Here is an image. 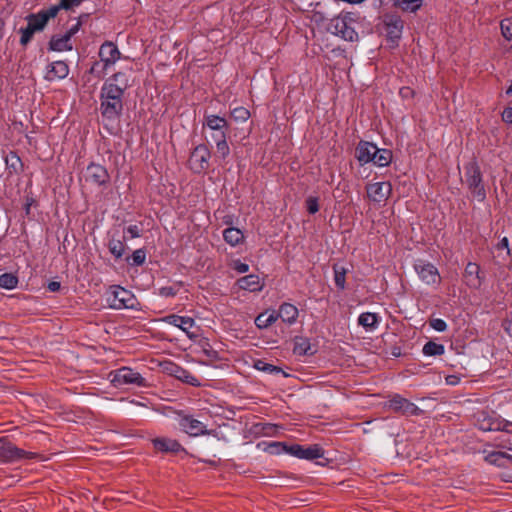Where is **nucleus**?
<instances>
[{
	"instance_id": "f257e3e1",
	"label": "nucleus",
	"mask_w": 512,
	"mask_h": 512,
	"mask_svg": "<svg viewBox=\"0 0 512 512\" xmlns=\"http://www.w3.org/2000/svg\"><path fill=\"white\" fill-rule=\"evenodd\" d=\"M130 87L128 77L123 72H117L108 78L100 92V111L103 118L116 121L123 112V96Z\"/></svg>"
},
{
	"instance_id": "f03ea898",
	"label": "nucleus",
	"mask_w": 512,
	"mask_h": 512,
	"mask_svg": "<svg viewBox=\"0 0 512 512\" xmlns=\"http://www.w3.org/2000/svg\"><path fill=\"white\" fill-rule=\"evenodd\" d=\"M464 178L473 199L479 202L484 201L486 192L482 184L479 168L475 162L471 161L464 167Z\"/></svg>"
},
{
	"instance_id": "7ed1b4c3",
	"label": "nucleus",
	"mask_w": 512,
	"mask_h": 512,
	"mask_svg": "<svg viewBox=\"0 0 512 512\" xmlns=\"http://www.w3.org/2000/svg\"><path fill=\"white\" fill-rule=\"evenodd\" d=\"M353 22L354 19L351 13H347L343 16H337L331 19L328 24V31L340 36L346 41H355L358 39V34L352 26Z\"/></svg>"
},
{
	"instance_id": "20e7f679",
	"label": "nucleus",
	"mask_w": 512,
	"mask_h": 512,
	"mask_svg": "<svg viewBox=\"0 0 512 512\" xmlns=\"http://www.w3.org/2000/svg\"><path fill=\"white\" fill-rule=\"evenodd\" d=\"M286 451L287 453L299 458L306 460H314L321 458L324 454L323 449L319 445H310V446H302L299 444H293L290 446L283 445L279 442H274L270 444L271 449H276L278 451L279 448Z\"/></svg>"
},
{
	"instance_id": "39448f33",
	"label": "nucleus",
	"mask_w": 512,
	"mask_h": 512,
	"mask_svg": "<svg viewBox=\"0 0 512 512\" xmlns=\"http://www.w3.org/2000/svg\"><path fill=\"white\" fill-rule=\"evenodd\" d=\"M111 289V295L107 298L109 307L117 310L135 308L137 300L130 291L120 286H112Z\"/></svg>"
},
{
	"instance_id": "423d86ee",
	"label": "nucleus",
	"mask_w": 512,
	"mask_h": 512,
	"mask_svg": "<svg viewBox=\"0 0 512 512\" xmlns=\"http://www.w3.org/2000/svg\"><path fill=\"white\" fill-rule=\"evenodd\" d=\"M35 456V453L27 452L18 448L12 442L7 441L5 438H0V461L15 462L24 458L31 459Z\"/></svg>"
},
{
	"instance_id": "0eeeda50",
	"label": "nucleus",
	"mask_w": 512,
	"mask_h": 512,
	"mask_svg": "<svg viewBox=\"0 0 512 512\" xmlns=\"http://www.w3.org/2000/svg\"><path fill=\"white\" fill-rule=\"evenodd\" d=\"M111 382L114 386H120L124 384L136 385L139 387H146L147 382L140 373L134 371L130 367H122L116 370L113 374Z\"/></svg>"
},
{
	"instance_id": "6e6552de",
	"label": "nucleus",
	"mask_w": 512,
	"mask_h": 512,
	"mask_svg": "<svg viewBox=\"0 0 512 512\" xmlns=\"http://www.w3.org/2000/svg\"><path fill=\"white\" fill-rule=\"evenodd\" d=\"M211 153L209 148L200 144L194 148L189 158V166L194 173H201L208 169Z\"/></svg>"
},
{
	"instance_id": "1a4fd4ad",
	"label": "nucleus",
	"mask_w": 512,
	"mask_h": 512,
	"mask_svg": "<svg viewBox=\"0 0 512 512\" xmlns=\"http://www.w3.org/2000/svg\"><path fill=\"white\" fill-rule=\"evenodd\" d=\"M56 17V8L48 7L26 17L28 26L36 33L45 29L50 19Z\"/></svg>"
},
{
	"instance_id": "9d476101",
	"label": "nucleus",
	"mask_w": 512,
	"mask_h": 512,
	"mask_svg": "<svg viewBox=\"0 0 512 512\" xmlns=\"http://www.w3.org/2000/svg\"><path fill=\"white\" fill-rule=\"evenodd\" d=\"M392 192V186L389 182L370 183L366 186L367 197L374 203L385 202Z\"/></svg>"
},
{
	"instance_id": "9b49d317",
	"label": "nucleus",
	"mask_w": 512,
	"mask_h": 512,
	"mask_svg": "<svg viewBox=\"0 0 512 512\" xmlns=\"http://www.w3.org/2000/svg\"><path fill=\"white\" fill-rule=\"evenodd\" d=\"M84 178L87 182L102 186L109 182L110 176L106 168L100 164L91 163L84 172Z\"/></svg>"
},
{
	"instance_id": "f8f14e48",
	"label": "nucleus",
	"mask_w": 512,
	"mask_h": 512,
	"mask_svg": "<svg viewBox=\"0 0 512 512\" xmlns=\"http://www.w3.org/2000/svg\"><path fill=\"white\" fill-rule=\"evenodd\" d=\"M179 425L181 429L190 436L211 435L213 431L207 430L206 426L192 416L185 415L180 418Z\"/></svg>"
},
{
	"instance_id": "ddd939ff",
	"label": "nucleus",
	"mask_w": 512,
	"mask_h": 512,
	"mask_svg": "<svg viewBox=\"0 0 512 512\" xmlns=\"http://www.w3.org/2000/svg\"><path fill=\"white\" fill-rule=\"evenodd\" d=\"M377 152V146L368 141L361 140L355 149V158L361 166L367 163H373Z\"/></svg>"
},
{
	"instance_id": "4468645a",
	"label": "nucleus",
	"mask_w": 512,
	"mask_h": 512,
	"mask_svg": "<svg viewBox=\"0 0 512 512\" xmlns=\"http://www.w3.org/2000/svg\"><path fill=\"white\" fill-rule=\"evenodd\" d=\"M389 407L392 410L401 412L405 415H418L422 412L414 403L399 395L394 396L389 401Z\"/></svg>"
},
{
	"instance_id": "2eb2a0df",
	"label": "nucleus",
	"mask_w": 512,
	"mask_h": 512,
	"mask_svg": "<svg viewBox=\"0 0 512 512\" xmlns=\"http://www.w3.org/2000/svg\"><path fill=\"white\" fill-rule=\"evenodd\" d=\"M121 56V53L117 46L111 42H104L99 49V57L101 61L104 63V67L114 64Z\"/></svg>"
},
{
	"instance_id": "dca6fc26",
	"label": "nucleus",
	"mask_w": 512,
	"mask_h": 512,
	"mask_svg": "<svg viewBox=\"0 0 512 512\" xmlns=\"http://www.w3.org/2000/svg\"><path fill=\"white\" fill-rule=\"evenodd\" d=\"M414 268L422 281L427 284H434L439 280L437 269L430 263L419 260L415 263Z\"/></svg>"
},
{
	"instance_id": "f3484780",
	"label": "nucleus",
	"mask_w": 512,
	"mask_h": 512,
	"mask_svg": "<svg viewBox=\"0 0 512 512\" xmlns=\"http://www.w3.org/2000/svg\"><path fill=\"white\" fill-rule=\"evenodd\" d=\"M153 446L157 451L164 453H178L180 451H185L182 445L174 439L158 437L153 439Z\"/></svg>"
},
{
	"instance_id": "a211bd4d",
	"label": "nucleus",
	"mask_w": 512,
	"mask_h": 512,
	"mask_svg": "<svg viewBox=\"0 0 512 512\" xmlns=\"http://www.w3.org/2000/svg\"><path fill=\"white\" fill-rule=\"evenodd\" d=\"M69 74V67L64 61H55L48 66L45 79L54 81L56 79H64Z\"/></svg>"
},
{
	"instance_id": "6ab92c4d",
	"label": "nucleus",
	"mask_w": 512,
	"mask_h": 512,
	"mask_svg": "<svg viewBox=\"0 0 512 512\" xmlns=\"http://www.w3.org/2000/svg\"><path fill=\"white\" fill-rule=\"evenodd\" d=\"M386 34L392 41L400 39L403 29V21L397 16H388L385 19Z\"/></svg>"
},
{
	"instance_id": "aec40b11",
	"label": "nucleus",
	"mask_w": 512,
	"mask_h": 512,
	"mask_svg": "<svg viewBox=\"0 0 512 512\" xmlns=\"http://www.w3.org/2000/svg\"><path fill=\"white\" fill-rule=\"evenodd\" d=\"M237 284L241 289L248 290L250 292L260 291L263 288V283L259 276L254 274L241 277L238 279Z\"/></svg>"
},
{
	"instance_id": "412c9836",
	"label": "nucleus",
	"mask_w": 512,
	"mask_h": 512,
	"mask_svg": "<svg viewBox=\"0 0 512 512\" xmlns=\"http://www.w3.org/2000/svg\"><path fill=\"white\" fill-rule=\"evenodd\" d=\"M169 372L175 378L181 380L184 383L190 384L192 386H199L200 383L196 377H194L189 371L183 369L182 367L176 364H170Z\"/></svg>"
},
{
	"instance_id": "4be33fe9",
	"label": "nucleus",
	"mask_w": 512,
	"mask_h": 512,
	"mask_svg": "<svg viewBox=\"0 0 512 512\" xmlns=\"http://www.w3.org/2000/svg\"><path fill=\"white\" fill-rule=\"evenodd\" d=\"M479 271L480 268L476 263L467 264L464 272V278L468 286L478 288L481 285Z\"/></svg>"
},
{
	"instance_id": "5701e85b",
	"label": "nucleus",
	"mask_w": 512,
	"mask_h": 512,
	"mask_svg": "<svg viewBox=\"0 0 512 512\" xmlns=\"http://www.w3.org/2000/svg\"><path fill=\"white\" fill-rule=\"evenodd\" d=\"M71 39L66 34L62 36L54 35L49 41V50L51 51H70L73 49Z\"/></svg>"
},
{
	"instance_id": "b1692460",
	"label": "nucleus",
	"mask_w": 512,
	"mask_h": 512,
	"mask_svg": "<svg viewBox=\"0 0 512 512\" xmlns=\"http://www.w3.org/2000/svg\"><path fill=\"white\" fill-rule=\"evenodd\" d=\"M276 315L278 316V318H281L282 321L291 324L296 321V318L298 316V309L290 303H283L280 306L279 311L278 313H276Z\"/></svg>"
},
{
	"instance_id": "393cba45",
	"label": "nucleus",
	"mask_w": 512,
	"mask_h": 512,
	"mask_svg": "<svg viewBox=\"0 0 512 512\" xmlns=\"http://www.w3.org/2000/svg\"><path fill=\"white\" fill-rule=\"evenodd\" d=\"M293 352L296 355H312L315 350H313L310 340L305 337H296L294 340Z\"/></svg>"
},
{
	"instance_id": "a878e982",
	"label": "nucleus",
	"mask_w": 512,
	"mask_h": 512,
	"mask_svg": "<svg viewBox=\"0 0 512 512\" xmlns=\"http://www.w3.org/2000/svg\"><path fill=\"white\" fill-rule=\"evenodd\" d=\"M205 125L213 131H223L228 129V123L225 118L217 115H208L205 117Z\"/></svg>"
},
{
	"instance_id": "bb28decb",
	"label": "nucleus",
	"mask_w": 512,
	"mask_h": 512,
	"mask_svg": "<svg viewBox=\"0 0 512 512\" xmlns=\"http://www.w3.org/2000/svg\"><path fill=\"white\" fill-rule=\"evenodd\" d=\"M5 163L10 174L22 171L23 164L16 152L10 151L5 157Z\"/></svg>"
},
{
	"instance_id": "cd10ccee",
	"label": "nucleus",
	"mask_w": 512,
	"mask_h": 512,
	"mask_svg": "<svg viewBox=\"0 0 512 512\" xmlns=\"http://www.w3.org/2000/svg\"><path fill=\"white\" fill-rule=\"evenodd\" d=\"M224 240L231 246H236L243 241V233L240 229L229 227L223 231Z\"/></svg>"
},
{
	"instance_id": "c85d7f7f",
	"label": "nucleus",
	"mask_w": 512,
	"mask_h": 512,
	"mask_svg": "<svg viewBox=\"0 0 512 512\" xmlns=\"http://www.w3.org/2000/svg\"><path fill=\"white\" fill-rule=\"evenodd\" d=\"M379 317L376 313L365 312L358 317V324L365 329H375L378 325Z\"/></svg>"
},
{
	"instance_id": "c756f323",
	"label": "nucleus",
	"mask_w": 512,
	"mask_h": 512,
	"mask_svg": "<svg viewBox=\"0 0 512 512\" xmlns=\"http://www.w3.org/2000/svg\"><path fill=\"white\" fill-rule=\"evenodd\" d=\"M392 161V151L389 149H380L377 147V152L373 160V164L378 167L388 166Z\"/></svg>"
},
{
	"instance_id": "7c9ffc66",
	"label": "nucleus",
	"mask_w": 512,
	"mask_h": 512,
	"mask_svg": "<svg viewBox=\"0 0 512 512\" xmlns=\"http://www.w3.org/2000/svg\"><path fill=\"white\" fill-rule=\"evenodd\" d=\"M277 319H278V316L276 315L275 312H272V313L264 312V313L259 314L256 317L255 325L259 329H265V328H268L269 326H271L273 323H275Z\"/></svg>"
},
{
	"instance_id": "2f4dec72",
	"label": "nucleus",
	"mask_w": 512,
	"mask_h": 512,
	"mask_svg": "<svg viewBox=\"0 0 512 512\" xmlns=\"http://www.w3.org/2000/svg\"><path fill=\"white\" fill-rule=\"evenodd\" d=\"M108 248L110 253L117 259L121 258L124 255L126 245L124 240L116 239L112 237L108 242Z\"/></svg>"
},
{
	"instance_id": "473e14b6",
	"label": "nucleus",
	"mask_w": 512,
	"mask_h": 512,
	"mask_svg": "<svg viewBox=\"0 0 512 512\" xmlns=\"http://www.w3.org/2000/svg\"><path fill=\"white\" fill-rule=\"evenodd\" d=\"M422 352L426 356H439L445 353V347L430 340L423 346Z\"/></svg>"
},
{
	"instance_id": "72a5a7b5",
	"label": "nucleus",
	"mask_w": 512,
	"mask_h": 512,
	"mask_svg": "<svg viewBox=\"0 0 512 512\" xmlns=\"http://www.w3.org/2000/svg\"><path fill=\"white\" fill-rule=\"evenodd\" d=\"M485 461L491 465L505 467V452L492 451L486 454Z\"/></svg>"
},
{
	"instance_id": "f704fd0d",
	"label": "nucleus",
	"mask_w": 512,
	"mask_h": 512,
	"mask_svg": "<svg viewBox=\"0 0 512 512\" xmlns=\"http://www.w3.org/2000/svg\"><path fill=\"white\" fill-rule=\"evenodd\" d=\"M422 0H395V5L404 11L414 12L420 8Z\"/></svg>"
},
{
	"instance_id": "c9c22d12",
	"label": "nucleus",
	"mask_w": 512,
	"mask_h": 512,
	"mask_svg": "<svg viewBox=\"0 0 512 512\" xmlns=\"http://www.w3.org/2000/svg\"><path fill=\"white\" fill-rule=\"evenodd\" d=\"M18 283V278L12 273H4L0 275V287L5 289H13Z\"/></svg>"
},
{
	"instance_id": "e433bc0d",
	"label": "nucleus",
	"mask_w": 512,
	"mask_h": 512,
	"mask_svg": "<svg viewBox=\"0 0 512 512\" xmlns=\"http://www.w3.org/2000/svg\"><path fill=\"white\" fill-rule=\"evenodd\" d=\"M334 281L335 285L341 289H345V276H346V269L343 267H339L338 265H334Z\"/></svg>"
},
{
	"instance_id": "4c0bfd02",
	"label": "nucleus",
	"mask_w": 512,
	"mask_h": 512,
	"mask_svg": "<svg viewBox=\"0 0 512 512\" xmlns=\"http://www.w3.org/2000/svg\"><path fill=\"white\" fill-rule=\"evenodd\" d=\"M146 259V252L144 249H137L133 252L131 258L128 257L126 261L130 265L141 266L144 264Z\"/></svg>"
},
{
	"instance_id": "58836bf2",
	"label": "nucleus",
	"mask_w": 512,
	"mask_h": 512,
	"mask_svg": "<svg viewBox=\"0 0 512 512\" xmlns=\"http://www.w3.org/2000/svg\"><path fill=\"white\" fill-rule=\"evenodd\" d=\"M255 368L260 370V371L267 372V373H270V374L282 372V369L280 367H277V366H274L272 364L266 363V362H264L262 360H258L255 363Z\"/></svg>"
},
{
	"instance_id": "ea45409f",
	"label": "nucleus",
	"mask_w": 512,
	"mask_h": 512,
	"mask_svg": "<svg viewBox=\"0 0 512 512\" xmlns=\"http://www.w3.org/2000/svg\"><path fill=\"white\" fill-rule=\"evenodd\" d=\"M164 321L170 325L176 326L178 328L181 327V324H187L190 320L185 319L183 316H179L176 314L168 315L164 318Z\"/></svg>"
},
{
	"instance_id": "a19ab883",
	"label": "nucleus",
	"mask_w": 512,
	"mask_h": 512,
	"mask_svg": "<svg viewBox=\"0 0 512 512\" xmlns=\"http://www.w3.org/2000/svg\"><path fill=\"white\" fill-rule=\"evenodd\" d=\"M219 141L215 142L216 143V149H217V153L220 154V156L225 159L229 153H230V149H229V146L227 144V140H224V138L220 137L218 139Z\"/></svg>"
},
{
	"instance_id": "79ce46f5",
	"label": "nucleus",
	"mask_w": 512,
	"mask_h": 512,
	"mask_svg": "<svg viewBox=\"0 0 512 512\" xmlns=\"http://www.w3.org/2000/svg\"><path fill=\"white\" fill-rule=\"evenodd\" d=\"M21 38L20 44L26 46L33 38L35 32L27 25L25 28L20 29Z\"/></svg>"
},
{
	"instance_id": "37998d69",
	"label": "nucleus",
	"mask_w": 512,
	"mask_h": 512,
	"mask_svg": "<svg viewBox=\"0 0 512 512\" xmlns=\"http://www.w3.org/2000/svg\"><path fill=\"white\" fill-rule=\"evenodd\" d=\"M501 31L502 35L505 39L508 41H512V20L511 19H504L501 22Z\"/></svg>"
},
{
	"instance_id": "c03bdc74",
	"label": "nucleus",
	"mask_w": 512,
	"mask_h": 512,
	"mask_svg": "<svg viewBox=\"0 0 512 512\" xmlns=\"http://www.w3.org/2000/svg\"><path fill=\"white\" fill-rule=\"evenodd\" d=\"M306 209L310 214H315L319 211L318 197L309 196L306 201Z\"/></svg>"
},
{
	"instance_id": "a18cd8bd",
	"label": "nucleus",
	"mask_w": 512,
	"mask_h": 512,
	"mask_svg": "<svg viewBox=\"0 0 512 512\" xmlns=\"http://www.w3.org/2000/svg\"><path fill=\"white\" fill-rule=\"evenodd\" d=\"M231 114L234 119L240 121H246L250 117L249 110L244 107L235 108Z\"/></svg>"
},
{
	"instance_id": "49530a36",
	"label": "nucleus",
	"mask_w": 512,
	"mask_h": 512,
	"mask_svg": "<svg viewBox=\"0 0 512 512\" xmlns=\"http://www.w3.org/2000/svg\"><path fill=\"white\" fill-rule=\"evenodd\" d=\"M185 319H189L190 321H189L187 324H181L180 329H181L182 331H184L190 339H195V338H197V337H198V334H197V333H195V332L190 331V330H191V328H193V327H194V325H195V321H194V319H193V318H191V317H185Z\"/></svg>"
},
{
	"instance_id": "de8ad7c7",
	"label": "nucleus",
	"mask_w": 512,
	"mask_h": 512,
	"mask_svg": "<svg viewBox=\"0 0 512 512\" xmlns=\"http://www.w3.org/2000/svg\"><path fill=\"white\" fill-rule=\"evenodd\" d=\"M430 325L437 331H444L446 329V323L442 319H431Z\"/></svg>"
},
{
	"instance_id": "09e8293b",
	"label": "nucleus",
	"mask_w": 512,
	"mask_h": 512,
	"mask_svg": "<svg viewBox=\"0 0 512 512\" xmlns=\"http://www.w3.org/2000/svg\"><path fill=\"white\" fill-rule=\"evenodd\" d=\"M176 290L172 286H165L160 288L159 294L164 297H173L176 295Z\"/></svg>"
},
{
	"instance_id": "8fccbe9b",
	"label": "nucleus",
	"mask_w": 512,
	"mask_h": 512,
	"mask_svg": "<svg viewBox=\"0 0 512 512\" xmlns=\"http://www.w3.org/2000/svg\"><path fill=\"white\" fill-rule=\"evenodd\" d=\"M82 26V20L80 21H76V23L71 26L67 31H66V35L68 38H72L81 28Z\"/></svg>"
},
{
	"instance_id": "3c124183",
	"label": "nucleus",
	"mask_w": 512,
	"mask_h": 512,
	"mask_svg": "<svg viewBox=\"0 0 512 512\" xmlns=\"http://www.w3.org/2000/svg\"><path fill=\"white\" fill-rule=\"evenodd\" d=\"M126 230L130 234L131 238H137L141 236V229L137 225H130Z\"/></svg>"
},
{
	"instance_id": "603ef678",
	"label": "nucleus",
	"mask_w": 512,
	"mask_h": 512,
	"mask_svg": "<svg viewBox=\"0 0 512 512\" xmlns=\"http://www.w3.org/2000/svg\"><path fill=\"white\" fill-rule=\"evenodd\" d=\"M502 120L506 123H512V107H507L502 113Z\"/></svg>"
},
{
	"instance_id": "864d4df0",
	"label": "nucleus",
	"mask_w": 512,
	"mask_h": 512,
	"mask_svg": "<svg viewBox=\"0 0 512 512\" xmlns=\"http://www.w3.org/2000/svg\"><path fill=\"white\" fill-rule=\"evenodd\" d=\"M234 269L238 273H246L249 270V266L246 263H242L240 261H237L234 265Z\"/></svg>"
},
{
	"instance_id": "5fc2aeb1",
	"label": "nucleus",
	"mask_w": 512,
	"mask_h": 512,
	"mask_svg": "<svg viewBox=\"0 0 512 512\" xmlns=\"http://www.w3.org/2000/svg\"><path fill=\"white\" fill-rule=\"evenodd\" d=\"M498 248L499 249H506L507 251V255L510 254V249H509V240L507 237H503L500 242L498 243Z\"/></svg>"
},
{
	"instance_id": "6e6d98bb",
	"label": "nucleus",
	"mask_w": 512,
	"mask_h": 512,
	"mask_svg": "<svg viewBox=\"0 0 512 512\" xmlns=\"http://www.w3.org/2000/svg\"><path fill=\"white\" fill-rule=\"evenodd\" d=\"M212 139L217 142L219 141L218 139L221 137L224 138V140L227 139V130H223V131H214V133L211 135Z\"/></svg>"
},
{
	"instance_id": "4d7b16f0",
	"label": "nucleus",
	"mask_w": 512,
	"mask_h": 512,
	"mask_svg": "<svg viewBox=\"0 0 512 512\" xmlns=\"http://www.w3.org/2000/svg\"><path fill=\"white\" fill-rule=\"evenodd\" d=\"M60 287H61V284H60V282H57V281H51L48 283V286H47V288L51 292H57L60 289Z\"/></svg>"
},
{
	"instance_id": "13d9d810",
	"label": "nucleus",
	"mask_w": 512,
	"mask_h": 512,
	"mask_svg": "<svg viewBox=\"0 0 512 512\" xmlns=\"http://www.w3.org/2000/svg\"><path fill=\"white\" fill-rule=\"evenodd\" d=\"M402 97H408L413 94V91L409 87H403L400 89Z\"/></svg>"
},
{
	"instance_id": "bf43d9fd",
	"label": "nucleus",
	"mask_w": 512,
	"mask_h": 512,
	"mask_svg": "<svg viewBox=\"0 0 512 512\" xmlns=\"http://www.w3.org/2000/svg\"><path fill=\"white\" fill-rule=\"evenodd\" d=\"M204 352L206 353V355L208 357H210L211 359H214V358H217V352L215 350H213L212 348L210 349H204Z\"/></svg>"
},
{
	"instance_id": "052dcab7",
	"label": "nucleus",
	"mask_w": 512,
	"mask_h": 512,
	"mask_svg": "<svg viewBox=\"0 0 512 512\" xmlns=\"http://www.w3.org/2000/svg\"><path fill=\"white\" fill-rule=\"evenodd\" d=\"M512 466V455L505 452V467Z\"/></svg>"
},
{
	"instance_id": "680f3d73",
	"label": "nucleus",
	"mask_w": 512,
	"mask_h": 512,
	"mask_svg": "<svg viewBox=\"0 0 512 512\" xmlns=\"http://www.w3.org/2000/svg\"><path fill=\"white\" fill-rule=\"evenodd\" d=\"M460 381V377L459 376H455V375H451L450 374V380H449V383L450 385H456L458 384Z\"/></svg>"
},
{
	"instance_id": "e2e57ef3",
	"label": "nucleus",
	"mask_w": 512,
	"mask_h": 512,
	"mask_svg": "<svg viewBox=\"0 0 512 512\" xmlns=\"http://www.w3.org/2000/svg\"><path fill=\"white\" fill-rule=\"evenodd\" d=\"M88 17H89V14H86V13L81 14V15L77 18V21L82 20V24H83V23L88 19Z\"/></svg>"
},
{
	"instance_id": "0e129e2a",
	"label": "nucleus",
	"mask_w": 512,
	"mask_h": 512,
	"mask_svg": "<svg viewBox=\"0 0 512 512\" xmlns=\"http://www.w3.org/2000/svg\"><path fill=\"white\" fill-rule=\"evenodd\" d=\"M30 206H31V204H30V203H27V204L25 205V211H26V214H29V213H30Z\"/></svg>"
},
{
	"instance_id": "69168bd1",
	"label": "nucleus",
	"mask_w": 512,
	"mask_h": 512,
	"mask_svg": "<svg viewBox=\"0 0 512 512\" xmlns=\"http://www.w3.org/2000/svg\"><path fill=\"white\" fill-rule=\"evenodd\" d=\"M506 94H507V95L512 94V83H511V84H510V86L506 89Z\"/></svg>"
},
{
	"instance_id": "338daca9",
	"label": "nucleus",
	"mask_w": 512,
	"mask_h": 512,
	"mask_svg": "<svg viewBox=\"0 0 512 512\" xmlns=\"http://www.w3.org/2000/svg\"><path fill=\"white\" fill-rule=\"evenodd\" d=\"M504 479H505V481L512 482V476H510V475L505 476Z\"/></svg>"
}]
</instances>
